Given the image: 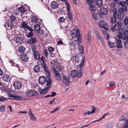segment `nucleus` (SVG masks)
I'll list each match as a JSON object with an SVG mask.
<instances>
[{
    "label": "nucleus",
    "instance_id": "obj_1",
    "mask_svg": "<svg viewBox=\"0 0 128 128\" xmlns=\"http://www.w3.org/2000/svg\"><path fill=\"white\" fill-rule=\"evenodd\" d=\"M51 80H48L46 82V84L44 85V88L39 90V93L41 95H42L46 93L50 88L51 86Z\"/></svg>",
    "mask_w": 128,
    "mask_h": 128
},
{
    "label": "nucleus",
    "instance_id": "obj_2",
    "mask_svg": "<svg viewBox=\"0 0 128 128\" xmlns=\"http://www.w3.org/2000/svg\"><path fill=\"white\" fill-rule=\"evenodd\" d=\"M124 30L120 29L119 30V34L118 36V37L120 38H122L123 40H128V31L125 30L124 32Z\"/></svg>",
    "mask_w": 128,
    "mask_h": 128
},
{
    "label": "nucleus",
    "instance_id": "obj_3",
    "mask_svg": "<svg viewBox=\"0 0 128 128\" xmlns=\"http://www.w3.org/2000/svg\"><path fill=\"white\" fill-rule=\"evenodd\" d=\"M50 63L52 66L54 67V68L58 69L59 71H61L62 70V68L61 66V64H60L58 62L56 61H54L53 62L51 61Z\"/></svg>",
    "mask_w": 128,
    "mask_h": 128
},
{
    "label": "nucleus",
    "instance_id": "obj_4",
    "mask_svg": "<svg viewBox=\"0 0 128 128\" xmlns=\"http://www.w3.org/2000/svg\"><path fill=\"white\" fill-rule=\"evenodd\" d=\"M70 36L72 38H76L80 36V34L79 32V30L78 29H77L76 30L75 29L71 30L70 32Z\"/></svg>",
    "mask_w": 128,
    "mask_h": 128
},
{
    "label": "nucleus",
    "instance_id": "obj_5",
    "mask_svg": "<svg viewBox=\"0 0 128 128\" xmlns=\"http://www.w3.org/2000/svg\"><path fill=\"white\" fill-rule=\"evenodd\" d=\"M121 26V24L120 22H116L114 26H111V30L113 32L118 30H119V31L120 29H121L120 28Z\"/></svg>",
    "mask_w": 128,
    "mask_h": 128
},
{
    "label": "nucleus",
    "instance_id": "obj_6",
    "mask_svg": "<svg viewBox=\"0 0 128 128\" xmlns=\"http://www.w3.org/2000/svg\"><path fill=\"white\" fill-rule=\"evenodd\" d=\"M70 74L74 78H75L76 77L80 78L82 75V72H80L78 73V72L76 70L72 71L71 72Z\"/></svg>",
    "mask_w": 128,
    "mask_h": 128
},
{
    "label": "nucleus",
    "instance_id": "obj_7",
    "mask_svg": "<svg viewBox=\"0 0 128 128\" xmlns=\"http://www.w3.org/2000/svg\"><path fill=\"white\" fill-rule=\"evenodd\" d=\"M23 40L22 38L20 36L16 37L14 40L13 43L15 44V46H17L20 44Z\"/></svg>",
    "mask_w": 128,
    "mask_h": 128
},
{
    "label": "nucleus",
    "instance_id": "obj_8",
    "mask_svg": "<svg viewBox=\"0 0 128 128\" xmlns=\"http://www.w3.org/2000/svg\"><path fill=\"white\" fill-rule=\"evenodd\" d=\"M42 66L45 72L48 73V76H46L47 78H48V80H51L50 78V71L48 68L46 64H42Z\"/></svg>",
    "mask_w": 128,
    "mask_h": 128
},
{
    "label": "nucleus",
    "instance_id": "obj_9",
    "mask_svg": "<svg viewBox=\"0 0 128 128\" xmlns=\"http://www.w3.org/2000/svg\"><path fill=\"white\" fill-rule=\"evenodd\" d=\"M52 71L54 74H55V78L58 81H60L61 80V78L58 72L54 68Z\"/></svg>",
    "mask_w": 128,
    "mask_h": 128
},
{
    "label": "nucleus",
    "instance_id": "obj_10",
    "mask_svg": "<svg viewBox=\"0 0 128 128\" xmlns=\"http://www.w3.org/2000/svg\"><path fill=\"white\" fill-rule=\"evenodd\" d=\"M46 80L45 77L42 76H40L38 79V81L39 83L41 84H44L46 82H46L47 80Z\"/></svg>",
    "mask_w": 128,
    "mask_h": 128
},
{
    "label": "nucleus",
    "instance_id": "obj_11",
    "mask_svg": "<svg viewBox=\"0 0 128 128\" xmlns=\"http://www.w3.org/2000/svg\"><path fill=\"white\" fill-rule=\"evenodd\" d=\"M38 92L35 90H29L27 92L26 95L28 96H34L37 95Z\"/></svg>",
    "mask_w": 128,
    "mask_h": 128
},
{
    "label": "nucleus",
    "instance_id": "obj_12",
    "mask_svg": "<svg viewBox=\"0 0 128 128\" xmlns=\"http://www.w3.org/2000/svg\"><path fill=\"white\" fill-rule=\"evenodd\" d=\"M14 85L15 88L17 90L20 89L22 86L21 82L18 81H15Z\"/></svg>",
    "mask_w": 128,
    "mask_h": 128
},
{
    "label": "nucleus",
    "instance_id": "obj_13",
    "mask_svg": "<svg viewBox=\"0 0 128 128\" xmlns=\"http://www.w3.org/2000/svg\"><path fill=\"white\" fill-rule=\"evenodd\" d=\"M2 79L4 81L8 82L10 80L11 78L9 75L4 74L2 76Z\"/></svg>",
    "mask_w": 128,
    "mask_h": 128
},
{
    "label": "nucleus",
    "instance_id": "obj_14",
    "mask_svg": "<svg viewBox=\"0 0 128 128\" xmlns=\"http://www.w3.org/2000/svg\"><path fill=\"white\" fill-rule=\"evenodd\" d=\"M100 26L104 28L105 30H108V25L105 22L103 21H100L99 23Z\"/></svg>",
    "mask_w": 128,
    "mask_h": 128
},
{
    "label": "nucleus",
    "instance_id": "obj_15",
    "mask_svg": "<svg viewBox=\"0 0 128 128\" xmlns=\"http://www.w3.org/2000/svg\"><path fill=\"white\" fill-rule=\"evenodd\" d=\"M124 17V13L123 11L120 9H119L118 10V17L120 20H121Z\"/></svg>",
    "mask_w": 128,
    "mask_h": 128
},
{
    "label": "nucleus",
    "instance_id": "obj_16",
    "mask_svg": "<svg viewBox=\"0 0 128 128\" xmlns=\"http://www.w3.org/2000/svg\"><path fill=\"white\" fill-rule=\"evenodd\" d=\"M36 38L34 37H32L28 40L27 41V43L30 44H32L36 43Z\"/></svg>",
    "mask_w": 128,
    "mask_h": 128
},
{
    "label": "nucleus",
    "instance_id": "obj_17",
    "mask_svg": "<svg viewBox=\"0 0 128 128\" xmlns=\"http://www.w3.org/2000/svg\"><path fill=\"white\" fill-rule=\"evenodd\" d=\"M63 79V82L64 84H68L70 82V80L69 78L67 76L63 75L62 76Z\"/></svg>",
    "mask_w": 128,
    "mask_h": 128
},
{
    "label": "nucleus",
    "instance_id": "obj_18",
    "mask_svg": "<svg viewBox=\"0 0 128 128\" xmlns=\"http://www.w3.org/2000/svg\"><path fill=\"white\" fill-rule=\"evenodd\" d=\"M101 13L104 15H106L108 13V10L106 8L102 7L100 8Z\"/></svg>",
    "mask_w": 128,
    "mask_h": 128
},
{
    "label": "nucleus",
    "instance_id": "obj_19",
    "mask_svg": "<svg viewBox=\"0 0 128 128\" xmlns=\"http://www.w3.org/2000/svg\"><path fill=\"white\" fill-rule=\"evenodd\" d=\"M116 47L118 48H122V43L121 40L119 39L117 40Z\"/></svg>",
    "mask_w": 128,
    "mask_h": 128
},
{
    "label": "nucleus",
    "instance_id": "obj_20",
    "mask_svg": "<svg viewBox=\"0 0 128 128\" xmlns=\"http://www.w3.org/2000/svg\"><path fill=\"white\" fill-rule=\"evenodd\" d=\"M14 26V24H13V22L12 21H7L5 23L4 26L6 27L8 26L10 28Z\"/></svg>",
    "mask_w": 128,
    "mask_h": 128
},
{
    "label": "nucleus",
    "instance_id": "obj_21",
    "mask_svg": "<svg viewBox=\"0 0 128 128\" xmlns=\"http://www.w3.org/2000/svg\"><path fill=\"white\" fill-rule=\"evenodd\" d=\"M34 58L36 60H38L40 58V54L39 52L37 51H35L34 52Z\"/></svg>",
    "mask_w": 128,
    "mask_h": 128
},
{
    "label": "nucleus",
    "instance_id": "obj_22",
    "mask_svg": "<svg viewBox=\"0 0 128 128\" xmlns=\"http://www.w3.org/2000/svg\"><path fill=\"white\" fill-rule=\"evenodd\" d=\"M20 25L21 27L24 28L25 30H27V28L28 26L27 24L25 22H22Z\"/></svg>",
    "mask_w": 128,
    "mask_h": 128
},
{
    "label": "nucleus",
    "instance_id": "obj_23",
    "mask_svg": "<svg viewBox=\"0 0 128 128\" xmlns=\"http://www.w3.org/2000/svg\"><path fill=\"white\" fill-rule=\"evenodd\" d=\"M58 4L56 2H53L51 3L50 6L51 8L54 9L57 8L58 7Z\"/></svg>",
    "mask_w": 128,
    "mask_h": 128
},
{
    "label": "nucleus",
    "instance_id": "obj_24",
    "mask_svg": "<svg viewBox=\"0 0 128 128\" xmlns=\"http://www.w3.org/2000/svg\"><path fill=\"white\" fill-rule=\"evenodd\" d=\"M107 30H106L105 31H104L103 32V34L105 38L108 40L110 36L109 34L108 33Z\"/></svg>",
    "mask_w": 128,
    "mask_h": 128
},
{
    "label": "nucleus",
    "instance_id": "obj_25",
    "mask_svg": "<svg viewBox=\"0 0 128 128\" xmlns=\"http://www.w3.org/2000/svg\"><path fill=\"white\" fill-rule=\"evenodd\" d=\"M28 114L31 120L34 121L36 120V117L32 112H29Z\"/></svg>",
    "mask_w": 128,
    "mask_h": 128
},
{
    "label": "nucleus",
    "instance_id": "obj_26",
    "mask_svg": "<svg viewBox=\"0 0 128 128\" xmlns=\"http://www.w3.org/2000/svg\"><path fill=\"white\" fill-rule=\"evenodd\" d=\"M96 4L98 6L100 7L103 5L102 1V0H96Z\"/></svg>",
    "mask_w": 128,
    "mask_h": 128
},
{
    "label": "nucleus",
    "instance_id": "obj_27",
    "mask_svg": "<svg viewBox=\"0 0 128 128\" xmlns=\"http://www.w3.org/2000/svg\"><path fill=\"white\" fill-rule=\"evenodd\" d=\"M77 41L76 40H74L70 42L69 44L70 46L72 47H74L77 44Z\"/></svg>",
    "mask_w": 128,
    "mask_h": 128
},
{
    "label": "nucleus",
    "instance_id": "obj_28",
    "mask_svg": "<svg viewBox=\"0 0 128 128\" xmlns=\"http://www.w3.org/2000/svg\"><path fill=\"white\" fill-rule=\"evenodd\" d=\"M38 20V18L36 16H33L31 17V20L33 23H35L37 22Z\"/></svg>",
    "mask_w": 128,
    "mask_h": 128
},
{
    "label": "nucleus",
    "instance_id": "obj_29",
    "mask_svg": "<svg viewBox=\"0 0 128 128\" xmlns=\"http://www.w3.org/2000/svg\"><path fill=\"white\" fill-rule=\"evenodd\" d=\"M124 23L127 29H128V17L124 18Z\"/></svg>",
    "mask_w": 128,
    "mask_h": 128
},
{
    "label": "nucleus",
    "instance_id": "obj_30",
    "mask_svg": "<svg viewBox=\"0 0 128 128\" xmlns=\"http://www.w3.org/2000/svg\"><path fill=\"white\" fill-rule=\"evenodd\" d=\"M40 69V66L38 65L35 66L34 68V72H38L39 71Z\"/></svg>",
    "mask_w": 128,
    "mask_h": 128
},
{
    "label": "nucleus",
    "instance_id": "obj_31",
    "mask_svg": "<svg viewBox=\"0 0 128 128\" xmlns=\"http://www.w3.org/2000/svg\"><path fill=\"white\" fill-rule=\"evenodd\" d=\"M116 16H112L111 17V21L112 24L114 23L116 21Z\"/></svg>",
    "mask_w": 128,
    "mask_h": 128
},
{
    "label": "nucleus",
    "instance_id": "obj_32",
    "mask_svg": "<svg viewBox=\"0 0 128 128\" xmlns=\"http://www.w3.org/2000/svg\"><path fill=\"white\" fill-rule=\"evenodd\" d=\"M78 50L80 52L81 54H82L84 52V48L83 47L80 45L78 46Z\"/></svg>",
    "mask_w": 128,
    "mask_h": 128
},
{
    "label": "nucleus",
    "instance_id": "obj_33",
    "mask_svg": "<svg viewBox=\"0 0 128 128\" xmlns=\"http://www.w3.org/2000/svg\"><path fill=\"white\" fill-rule=\"evenodd\" d=\"M14 97V100H21L22 99V97L20 96L15 95Z\"/></svg>",
    "mask_w": 128,
    "mask_h": 128
},
{
    "label": "nucleus",
    "instance_id": "obj_34",
    "mask_svg": "<svg viewBox=\"0 0 128 128\" xmlns=\"http://www.w3.org/2000/svg\"><path fill=\"white\" fill-rule=\"evenodd\" d=\"M21 58L23 61L26 62L28 58L26 54L22 56H21Z\"/></svg>",
    "mask_w": 128,
    "mask_h": 128
},
{
    "label": "nucleus",
    "instance_id": "obj_35",
    "mask_svg": "<svg viewBox=\"0 0 128 128\" xmlns=\"http://www.w3.org/2000/svg\"><path fill=\"white\" fill-rule=\"evenodd\" d=\"M18 50L20 52H24L25 50L23 46H20L18 48Z\"/></svg>",
    "mask_w": 128,
    "mask_h": 128
},
{
    "label": "nucleus",
    "instance_id": "obj_36",
    "mask_svg": "<svg viewBox=\"0 0 128 128\" xmlns=\"http://www.w3.org/2000/svg\"><path fill=\"white\" fill-rule=\"evenodd\" d=\"M85 57L84 56L82 58V60H81L80 64L79 66L80 68L82 67L84 65V60Z\"/></svg>",
    "mask_w": 128,
    "mask_h": 128
},
{
    "label": "nucleus",
    "instance_id": "obj_37",
    "mask_svg": "<svg viewBox=\"0 0 128 128\" xmlns=\"http://www.w3.org/2000/svg\"><path fill=\"white\" fill-rule=\"evenodd\" d=\"M34 28L35 30L36 31H38L40 30V26L37 24H35L34 26Z\"/></svg>",
    "mask_w": 128,
    "mask_h": 128
},
{
    "label": "nucleus",
    "instance_id": "obj_38",
    "mask_svg": "<svg viewBox=\"0 0 128 128\" xmlns=\"http://www.w3.org/2000/svg\"><path fill=\"white\" fill-rule=\"evenodd\" d=\"M100 40L103 46L104 47H105V45L104 44V40L102 38V37L101 36V37H100L98 38Z\"/></svg>",
    "mask_w": 128,
    "mask_h": 128
},
{
    "label": "nucleus",
    "instance_id": "obj_39",
    "mask_svg": "<svg viewBox=\"0 0 128 128\" xmlns=\"http://www.w3.org/2000/svg\"><path fill=\"white\" fill-rule=\"evenodd\" d=\"M79 60L80 58L78 57H76V56H75L74 60V62L78 63L79 62Z\"/></svg>",
    "mask_w": 128,
    "mask_h": 128
},
{
    "label": "nucleus",
    "instance_id": "obj_40",
    "mask_svg": "<svg viewBox=\"0 0 128 128\" xmlns=\"http://www.w3.org/2000/svg\"><path fill=\"white\" fill-rule=\"evenodd\" d=\"M26 36L28 38H30L33 36V34L32 32H31L26 34Z\"/></svg>",
    "mask_w": 128,
    "mask_h": 128
},
{
    "label": "nucleus",
    "instance_id": "obj_41",
    "mask_svg": "<svg viewBox=\"0 0 128 128\" xmlns=\"http://www.w3.org/2000/svg\"><path fill=\"white\" fill-rule=\"evenodd\" d=\"M113 16H116L117 14V10L116 8H114L112 10Z\"/></svg>",
    "mask_w": 128,
    "mask_h": 128
},
{
    "label": "nucleus",
    "instance_id": "obj_42",
    "mask_svg": "<svg viewBox=\"0 0 128 128\" xmlns=\"http://www.w3.org/2000/svg\"><path fill=\"white\" fill-rule=\"evenodd\" d=\"M90 9L91 11L93 12L95 11L96 10L95 6L92 5V4L90 6Z\"/></svg>",
    "mask_w": 128,
    "mask_h": 128
},
{
    "label": "nucleus",
    "instance_id": "obj_43",
    "mask_svg": "<svg viewBox=\"0 0 128 128\" xmlns=\"http://www.w3.org/2000/svg\"><path fill=\"white\" fill-rule=\"evenodd\" d=\"M119 9H121L122 11L123 10L124 11L126 12L127 10V6L126 5H125L124 6H122L121 8H120Z\"/></svg>",
    "mask_w": 128,
    "mask_h": 128
},
{
    "label": "nucleus",
    "instance_id": "obj_44",
    "mask_svg": "<svg viewBox=\"0 0 128 128\" xmlns=\"http://www.w3.org/2000/svg\"><path fill=\"white\" fill-rule=\"evenodd\" d=\"M128 127V120H126V122L124 124L122 128H127Z\"/></svg>",
    "mask_w": 128,
    "mask_h": 128
},
{
    "label": "nucleus",
    "instance_id": "obj_45",
    "mask_svg": "<svg viewBox=\"0 0 128 128\" xmlns=\"http://www.w3.org/2000/svg\"><path fill=\"white\" fill-rule=\"evenodd\" d=\"M61 30H62L64 32H66L69 29L68 26H66L65 27L62 28Z\"/></svg>",
    "mask_w": 128,
    "mask_h": 128
},
{
    "label": "nucleus",
    "instance_id": "obj_46",
    "mask_svg": "<svg viewBox=\"0 0 128 128\" xmlns=\"http://www.w3.org/2000/svg\"><path fill=\"white\" fill-rule=\"evenodd\" d=\"M108 45L111 48H112L114 46V43L111 41L109 42Z\"/></svg>",
    "mask_w": 128,
    "mask_h": 128
},
{
    "label": "nucleus",
    "instance_id": "obj_47",
    "mask_svg": "<svg viewBox=\"0 0 128 128\" xmlns=\"http://www.w3.org/2000/svg\"><path fill=\"white\" fill-rule=\"evenodd\" d=\"M48 50L50 53H52L54 50V49L52 47L50 46L48 47Z\"/></svg>",
    "mask_w": 128,
    "mask_h": 128
},
{
    "label": "nucleus",
    "instance_id": "obj_48",
    "mask_svg": "<svg viewBox=\"0 0 128 128\" xmlns=\"http://www.w3.org/2000/svg\"><path fill=\"white\" fill-rule=\"evenodd\" d=\"M41 66H42V64H46L44 63V62L45 61V59L44 58V57L43 56H42L41 58Z\"/></svg>",
    "mask_w": 128,
    "mask_h": 128
},
{
    "label": "nucleus",
    "instance_id": "obj_49",
    "mask_svg": "<svg viewBox=\"0 0 128 128\" xmlns=\"http://www.w3.org/2000/svg\"><path fill=\"white\" fill-rule=\"evenodd\" d=\"M7 95L8 96H9L8 98V99H10L14 100V96L10 95V94H8Z\"/></svg>",
    "mask_w": 128,
    "mask_h": 128
},
{
    "label": "nucleus",
    "instance_id": "obj_50",
    "mask_svg": "<svg viewBox=\"0 0 128 128\" xmlns=\"http://www.w3.org/2000/svg\"><path fill=\"white\" fill-rule=\"evenodd\" d=\"M10 18L11 20H12L11 21H14L16 20V17L12 15L10 16Z\"/></svg>",
    "mask_w": 128,
    "mask_h": 128
},
{
    "label": "nucleus",
    "instance_id": "obj_51",
    "mask_svg": "<svg viewBox=\"0 0 128 128\" xmlns=\"http://www.w3.org/2000/svg\"><path fill=\"white\" fill-rule=\"evenodd\" d=\"M56 98H54L53 99L51 100L50 102L48 104H49L51 105L52 103H55V100Z\"/></svg>",
    "mask_w": 128,
    "mask_h": 128
},
{
    "label": "nucleus",
    "instance_id": "obj_52",
    "mask_svg": "<svg viewBox=\"0 0 128 128\" xmlns=\"http://www.w3.org/2000/svg\"><path fill=\"white\" fill-rule=\"evenodd\" d=\"M5 110V108L4 106H2L0 107V110L1 112H4Z\"/></svg>",
    "mask_w": 128,
    "mask_h": 128
},
{
    "label": "nucleus",
    "instance_id": "obj_53",
    "mask_svg": "<svg viewBox=\"0 0 128 128\" xmlns=\"http://www.w3.org/2000/svg\"><path fill=\"white\" fill-rule=\"evenodd\" d=\"M18 10L20 12H21L23 13L24 12V10L22 7H21L19 8Z\"/></svg>",
    "mask_w": 128,
    "mask_h": 128
},
{
    "label": "nucleus",
    "instance_id": "obj_54",
    "mask_svg": "<svg viewBox=\"0 0 128 128\" xmlns=\"http://www.w3.org/2000/svg\"><path fill=\"white\" fill-rule=\"evenodd\" d=\"M8 38L10 40H12V38L14 37L13 35H11L10 34H8Z\"/></svg>",
    "mask_w": 128,
    "mask_h": 128
},
{
    "label": "nucleus",
    "instance_id": "obj_55",
    "mask_svg": "<svg viewBox=\"0 0 128 128\" xmlns=\"http://www.w3.org/2000/svg\"><path fill=\"white\" fill-rule=\"evenodd\" d=\"M97 14L95 13H93L92 14L93 18L95 19H96L98 18V16H97Z\"/></svg>",
    "mask_w": 128,
    "mask_h": 128
},
{
    "label": "nucleus",
    "instance_id": "obj_56",
    "mask_svg": "<svg viewBox=\"0 0 128 128\" xmlns=\"http://www.w3.org/2000/svg\"><path fill=\"white\" fill-rule=\"evenodd\" d=\"M68 17L71 20H72V13L71 12H70L68 13Z\"/></svg>",
    "mask_w": 128,
    "mask_h": 128
},
{
    "label": "nucleus",
    "instance_id": "obj_57",
    "mask_svg": "<svg viewBox=\"0 0 128 128\" xmlns=\"http://www.w3.org/2000/svg\"><path fill=\"white\" fill-rule=\"evenodd\" d=\"M95 33L96 35V37L97 38H98L100 37H101V36L100 35V34L98 33V31L97 30H96L95 31Z\"/></svg>",
    "mask_w": 128,
    "mask_h": 128
},
{
    "label": "nucleus",
    "instance_id": "obj_58",
    "mask_svg": "<svg viewBox=\"0 0 128 128\" xmlns=\"http://www.w3.org/2000/svg\"><path fill=\"white\" fill-rule=\"evenodd\" d=\"M59 20L61 22H64L65 19L63 17H60L59 19Z\"/></svg>",
    "mask_w": 128,
    "mask_h": 128
},
{
    "label": "nucleus",
    "instance_id": "obj_59",
    "mask_svg": "<svg viewBox=\"0 0 128 128\" xmlns=\"http://www.w3.org/2000/svg\"><path fill=\"white\" fill-rule=\"evenodd\" d=\"M87 4L90 6L92 4L90 0H86Z\"/></svg>",
    "mask_w": 128,
    "mask_h": 128
},
{
    "label": "nucleus",
    "instance_id": "obj_60",
    "mask_svg": "<svg viewBox=\"0 0 128 128\" xmlns=\"http://www.w3.org/2000/svg\"><path fill=\"white\" fill-rule=\"evenodd\" d=\"M43 51L44 54L46 56V57H47L48 53L47 51L46 50H43Z\"/></svg>",
    "mask_w": 128,
    "mask_h": 128
},
{
    "label": "nucleus",
    "instance_id": "obj_61",
    "mask_svg": "<svg viewBox=\"0 0 128 128\" xmlns=\"http://www.w3.org/2000/svg\"><path fill=\"white\" fill-rule=\"evenodd\" d=\"M124 46L126 48H128V41H126L124 43Z\"/></svg>",
    "mask_w": 128,
    "mask_h": 128
},
{
    "label": "nucleus",
    "instance_id": "obj_62",
    "mask_svg": "<svg viewBox=\"0 0 128 128\" xmlns=\"http://www.w3.org/2000/svg\"><path fill=\"white\" fill-rule=\"evenodd\" d=\"M77 39L78 40V43L79 44H80L81 43V38L80 37V36L78 37L77 38Z\"/></svg>",
    "mask_w": 128,
    "mask_h": 128
},
{
    "label": "nucleus",
    "instance_id": "obj_63",
    "mask_svg": "<svg viewBox=\"0 0 128 128\" xmlns=\"http://www.w3.org/2000/svg\"><path fill=\"white\" fill-rule=\"evenodd\" d=\"M8 100V99L6 98H5L3 97L0 98V101H4Z\"/></svg>",
    "mask_w": 128,
    "mask_h": 128
},
{
    "label": "nucleus",
    "instance_id": "obj_64",
    "mask_svg": "<svg viewBox=\"0 0 128 128\" xmlns=\"http://www.w3.org/2000/svg\"><path fill=\"white\" fill-rule=\"evenodd\" d=\"M0 89L6 92L8 90L6 88H4V87H1L0 88Z\"/></svg>",
    "mask_w": 128,
    "mask_h": 128
}]
</instances>
